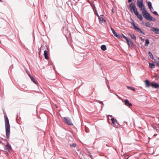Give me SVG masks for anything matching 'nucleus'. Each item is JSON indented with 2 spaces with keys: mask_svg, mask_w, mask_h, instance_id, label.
<instances>
[{
  "mask_svg": "<svg viewBox=\"0 0 159 159\" xmlns=\"http://www.w3.org/2000/svg\"><path fill=\"white\" fill-rule=\"evenodd\" d=\"M143 0H137V5L141 10L143 11L142 14L144 17L149 20V14L146 11V7L143 4Z\"/></svg>",
  "mask_w": 159,
  "mask_h": 159,
  "instance_id": "obj_1",
  "label": "nucleus"
},
{
  "mask_svg": "<svg viewBox=\"0 0 159 159\" xmlns=\"http://www.w3.org/2000/svg\"><path fill=\"white\" fill-rule=\"evenodd\" d=\"M5 121V124L6 134L7 137V139L9 138V135L10 134V125L9 121L6 115L4 116Z\"/></svg>",
  "mask_w": 159,
  "mask_h": 159,
  "instance_id": "obj_2",
  "label": "nucleus"
},
{
  "mask_svg": "<svg viewBox=\"0 0 159 159\" xmlns=\"http://www.w3.org/2000/svg\"><path fill=\"white\" fill-rule=\"evenodd\" d=\"M150 87H151L153 88L159 89V83H157L154 81L150 82Z\"/></svg>",
  "mask_w": 159,
  "mask_h": 159,
  "instance_id": "obj_3",
  "label": "nucleus"
},
{
  "mask_svg": "<svg viewBox=\"0 0 159 159\" xmlns=\"http://www.w3.org/2000/svg\"><path fill=\"white\" fill-rule=\"evenodd\" d=\"M132 21L131 23L132 25L133 26V27L136 29H137L138 31L140 33H142L143 34H145L143 33V32L141 30V29L140 28H139L137 26L135 25L134 21L132 19Z\"/></svg>",
  "mask_w": 159,
  "mask_h": 159,
  "instance_id": "obj_4",
  "label": "nucleus"
},
{
  "mask_svg": "<svg viewBox=\"0 0 159 159\" xmlns=\"http://www.w3.org/2000/svg\"><path fill=\"white\" fill-rule=\"evenodd\" d=\"M66 122L68 125H73L72 122L70 119L69 117H65L64 118Z\"/></svg>",
  "mask_w": 159,
  "mask_h": 159,
  "instance_id": "obj_5",
  "label": "nucleus"
},
{
  "mask_svg": "<svg viewBox=\"0 0 159 159\" xmlns=\"http://www.w3.org/2000/svg\"><path fill=\"white\" fill-rule=\"evenodd\" d=\"M129 7H130V11L132 12L133 11L137 9L134 3H131L129 6Z\"/></svg>",
  "mask_w": 159,
  "mask_h": 159,
  "instance_id": "obj_6",
  "label": "nucleus"
},
{
  "mask_svg": "<svg viewBox=\"0 0 159 159\" xmlns=\"http://www.w3.org/2000/svg\"><path fill=\"white\" fill-rule=\"evenodd\" d=\"M112 121V123L113 124V126L115 127H117L118 125V123L116 119L114 118H112L111 120Z\"/></svg>",
  "mask_w": 159,
  "mask_h": 159,
  "instance_id": "obj_7",
  "label": "nucleus"
},
{
  "mask_svg": "<svg viewBox=\"0 0 159 159\" xmlns=\"http://www.w3.org/2000/svg\"><path fill=\"white\" fill-rule=\"evenodd\" d=\"M4 149L6 151V152L7 153L10 152V151L11 149V146L8 144H7L4 147Z\"/></svg>",
  "mask_w": 159,
  "mask_h": 159,
  "instance_id": "obj_8",
  "label": "nucleus"
},
{
  "mask_svg": "<svg viewBox=\"0 0 159 159\" xmlns=\"http://www.w3.org/2000/svg\"><path fill=\"white\" fill-rule=\"evenodd\" d=\"M111 29L112 32L114 35L118 39L121 38V36L119 34H118L114 30L112 27L111 28Z\"/></svg>",
  "mask_w": 159,
  "mask_h": 159,
  "instance_id": "obj_9",
  "label": "nucleus"
},
{
  "mask_svg": "<svg viewBox=\"0 0 159 159\" xmlns=\"http://www.w3.org/2000/svg\"><path fill=\"white\" fill-rule=\"evenodd\" d=\"M151 30L155 33L158 34V29L157 27H153L151 29Z\"/></svg>",
  "mask_w": 159,
  "mask_h": 159,
  "instance_id": "obj_10",
  "label": "nucleus"
},
{
  "mask_svg": "<svg viewBox=\"0 0 159 159\" xmlns=\"http://www.w3.org/2000/svg\"><path fill=\"white\" fill-rule=\"evenodd\" d=\"M125 104L128 107L132 106V104L129 102V101L128 99H125Z\"/></svg>",
  "mask_w": 159,
  "mask_h": 159,
  "instance_id": "obj_11",
  "label": "nucleus"
},
{
  "mask_svg": "<svg viewBox=\"0 0 159 159\" xmlns=\"http://www.w3.org/2000/svg\"><path fill=\"white\" fill-rule=\"evenodd\" d=\"M126 41L129 47L133 46V42L131 40H129V38L127 39Z\"/></svg>",
  "mask_w": 159,
  "mask_h": 159,
  "instance_id": "obj_12",
  "label": "nucleus"
},
{
  "mask_svg": "<svg viewBox=\"0 0 159 159\" xmlns=\"http://www.w3.org/2000/svg\"><path fill=\"white\" fill-rule=\"evenodd\" d=\"M97 15L99 17V21L101 23L103 22L104 20L103 18V16L101 15L100 16H99L98 14H97Z\"/></svg>",
  "mask_w": 159,
  "mask_h": 159,
  "instance_id": "obj_13",
  "label": "nucleus"
},
{
  "mask_svg": "<svg viewBox=\"0 0 159 159\" xmlns=\"http://www.w3.org/2000/svg\"><path fill=\"white\" fill-rule=\"evenodd\" d=\"M48 51L45 50L44 52V56L45 58L46 59H48Z\"/></svg>",
  "mask_w": 159,
  "mask_h": 159,
  "instance_id": "obj_14",
  "label": "nucleus"
},
{
  "mask_svg": "<svg viewBox=\"0 0 159 159\" xmlns=\"http://www.w3.org/2000/svg\"><path fill=\"white\" fill-rule=\"evenodd\" d=\"M29 76L30 77V78L31 80L35 84H37V82L35 80H34V78L33 76H31L30 75H29Z\"/></svg>",
  "mask_w": 159,
  "mask_h": 159,
  "instance_id": "obj_15",
  "label": "nucleus"
},
{
  "mask_svg": "<svg viewBox=\"0 0 159 159\" xmlns=\"http://www.w3.org/2000/svg\"><path fill=\"white\" fill-rule=\"evenodd\" d=\"M156 20V19L153 17L152 16L150 15V21H155Z\"/></svg>",
  "mask_w": 159,
  "mask_h": 159,
  "instance_id": "obj_16",
  "label": "nucleus"
},
{
  "mask_svg": "<svg viewBox=\"0 0 159 159\" xmlns=\"http://www.w3.org/2000/svg\"><path fill=\"white\" fill-rule=\"evenodd\" d=\"M155 67V65L154 63L152 62L150 63V68H154Z\"/></svg>",
  "mask_w": 159,
  "mask_h": 159,
  "instance_id": "obj_17",
  "label": "nucleus"
},
{
  "mask_svg": "<svg viewBox=\"0 0 159 159\" xmlns=\"http://www.w3.org/2000/svg\"><path fill=\"white\" fill-rule=\"evenodd\" d=\"M153 10L154 9L152 6V3L150 2V11L152 12L154 11Z\"/></svg>",
  "mask_w": 159,
  "mask_h": 159,
  "instance_id": "obj_18",
  "label": "nucleus"
},
{
  "mask_svg": "<svg viewBox=\"0 0 159 159\" xmlns=\"http://www.w3.org/2000/svg\"><path fill=\"white\" fill-rule=\"evenodd\" d=\"M101 49L103 51H105L107 49L106 46L105 45H102L101 46Z\"/></svg>",
  "mask_w": 159,
  "mask_h": 159,
  "instance_id": "obj_19",
  "label": "nucleus"
},
{
  "mask_svg": "<svg viewBox=\"0 0 159 159\" xmlns=\"http://www.w3.org/2000/svg\"><path fill=\"white\" fill-rule=\"evenodd\" d=\"M138 18L140 19V20H143V17L141 14H139L137 16Z\"/></svg>",
  "mask_w": 159,
  "mask_h": 159,
  "instance_id": "obj_20",
  "label": "nucleus"
},
{
  "mask_svg": "<svg viewBox=\"0 0 159 159\" xmlns=\"http://www.w3.org/2000/svg\"><path fill=\"white\" fill-rule=\"evenodd\" d=\"M130 36L132 39L134 40L136 39V37L134 34H131L130 35Z\"/></svg>",
  "mask_w": 159,
  "mask_h": 159,
  "instance_id": "obj_21",
  "label": "nucleus"
},
{
  "mask_svg": "<svg viewBox=\"0 0 159 159\" xmlns=\"http://www.w3.org/2000/svg\"><path fill=\"white\" fill-rule=\"evenodd\" d=\"M154 63L156 64L157 66H159V61H157L156 59H154Z\"/></svg>",
  "mask_w": 159,
  "mask_h": 159,
  "instance_id": "obj_22",
  "label": "nucleus"
},
{
  "mask_svg": "<svg viewBox=\"0 0 159 159\" xmlns=\"http://www.w3.org/2000/svg\"><path fill=\"white\" fill-rule=\"evenodd\" d=\"M145 84H146V86L147 87H149V80H146L145 81Z\"/></svg>",
  "mask_w": 159,
  "mask_h": 159,
  "instance_id": "obj_23",
  "label": "nucleus"
},
{
  "mask_svg": "<svg viewBox=\"0 0 159 159\" xmlns=\"http://www.w3.org/2000/svg\"><path fill=\"white\" fill-rule=\"evenodd\" d=\"M149 43V40L148 39H147L146 40V43H145V46H148V44Z\"/></svg>",
  "mask_w": 159,
  "mask_h": 159,
  "instance_id": "obj_24",
  "label": "nucleus"
},
{
  "mask_svg": "<svg viewBox=\"0 0 159 159\" xmlns=\"http://www.w3.org/2000/svg\"><path fill=\"white\" fill-rule=\"evenodd\" d=\"M150 57L152 59H154L153 56L152 55V53L150 52Z\"/></svg>",
  "mask_w": 159,
  "mask_h": 159,
  "instance_id": "obj_25",
  "label": "nucleus"
},
{
  "mask_svg": "<svg viewBox=\"0 0 159 159\" xmlns=\"http://www.w3.org/2000/svg\"><path fill=\"white\" fill-rule=\"evenodd\" d=\"M133 12L134 14L136 16H137L139 14L138 12L137 11V9H136L135 10L133 11Z\"/></svg>",
  "mask_w": 159,
  "mask_h": 159,
  "instance_id": "obj_26",
  "label": "nucleus"
},
{
  "mask_svg": "<svg viewBox=\"0 0 159 159\" xmlns=\"http://www.w3.org/2000/svg\"><path fill=\"white\" fill-rule=\"evenodd\" d=\"M127 88L128 89H130L131 90H132L133 91H134L135 90V89H134V88H132L131 87H129V86H127Z\"/></svg>",
  "mask_w": 159,
  "mask_h": 159,
  "instance_id": "obj_27",
  "label": "nucleus"
},
{
  "mask_svg": "<svg viewBox=\"0 0 159 159\" xmlns=\"http://www.w3.org/2000/svg\"><path fill=\"white\" fill-rule=\"evenodd\" d=\"M76 144L75 143H73L71 144H70V147H75L76 146Z\"/></svg>",
  "mask_w": 159,
  "mask_h": 159,
  "instance_id": "obj_28",
  "label": "nucleus"
},
{
  "mask_svg": "<svg viewBox=\"0 0 159 159\" xmlns=\"http://www.w3.org/2000/svg\"><path fill=\"white\" fill-rule=\"evenodd\" d=\"M95 101L99 102V103L101 104L102 105H104L103 102L102 101H99V100H96Z\"/></svg>",
  "mask_w": 159,
  "mask_h": 159,
  "instance_id": "obj_29",
  "label": "nucleus"
},
{
  "mask_svg": "<svg viewBox=\"0 0 159 159\" xmlns=\"http://www.w3.org/2000/svg\"><path fill=\"white\" fill-rule=\"evenodd\" d=\"M152 13L155 15L159 16V15L158 14V13L156 11H154L152 12Z\"/></svg>",
  "mask_w": 159,
  "mask_h": 159,
  "instance_id": "obj_30",
  "label": "nucleus"
},
{
  "mask_svg": "<svg viewBox=\"0 0 159 159\" xmlns=\"http://www.w3.org/2000/svg\"><path fill=\"white\" fill-rule=\"evenodd\" d=\"M151 126L154 129H156V130H157V127L154 125H151Z\"/></svg>",
  "mask_w": 159,
  "mask_h": 159,
  "instance_id": "obj_31",
  "label": "nucleus"
},
{
  "mask_svg": "<svg viewBox=\"0 0 159 159\" xmlns=\"http://www.w3.org/2000/svg\"><path fill=\"white\" fill-rule=\"evenodd\" d=\"M122 35L123 36V37L124 39H125L126 40H127V39H128V38H127V37H126V36H125L123 35V34H122Z\"/></svg>",
  "mask_w": 159,
  "mask_h": 159,
  "instance_id": "obj_32",
  "label": "nucleus"
},
{
  "mask_svg": "<svg viewBox=\"0 0 159 159\" xmlns=\"http://www.w3.org/2000/svg\"><path fill=\"white\" fill-rule=\"evenodd\" d=\"M116 96L118 97L119 99H120L122 100V101H123V99L120 97L118 95H116Z\"/></svg>",
  "mask_w": 159,
  "mask_h": 159,
  "instance_id": "obj_33",
  "label": "nucleus"
},
{
  "mask_svg": "<svg viewBox=\"0 0 159 159\" xmlns=\"http://www.w3.org/2000/svg\"><path fill=\"white\" fill-rule=\"evenodd\" d=\"M146 25L147 27H149V23H146Z\"/></svg>",
  "mask_w": 159,
  "mask_h": 159,
  "instance_id": "obj_34",
  "label": "nucleus"
},
{
  "mask_svg": "<svg viewBox=\"0 0 159 159\" xmlns=\"http://www.w3.org/2000/svg\"><path fill=\"white\" fill-rule=\"evenodd\" d=\"M149 116H150V117H151L152 118H155L154 116H152L150 115Z\"/></svg>",
  "mask_w": 159,
  "mask_h": 159,
  "instance_id": "obj_35",
  "label": "nucleus"
},
{
  "mask_svg": "<svg viewBox=\"0 0 159 159\" xmlns=\"http://www.w3.org/2000/svg\"><path fill=\"white\" fill-rule=\"evenodd\" d=\"M147 4H148V7H149V1L147 2Z\"/></svg>",
  "mask_w": 159,
  "mask_h": 159,
  "instance_id": "obj_36",
  "label": "nucleus"
},
{
  "mask_svg": "<svg viewBox=\"0 0 159 159\" xmlns=\"http://www.w3.org/2000/svg\"><path fill=\"white\" fill-rule=\"evenodd\" d=\"M132 0H128V2H131Z\"/></svg>",
  "mask_w": 159,
  "mask_h": 159,
  "instance_id": "obj_37",
  "label": "nucleus"
},
{
  "mask_svg": "<svg viewBox=\"0 0 159 159\" xmlns=\"http://www.w3.org/2000/svg\"><path fill=\"white\" fill-rule=\"evenodd\" d=\"M158 34H159V29H158Z\"/></svg>",
  "mask_w": 159,
  "mask_h": 159,
  "instance_id": "obj_38",
  "label": "nucleus"
},
{
  "mask_svg": "<svg viewBox=\"0 0 159 159\" xmlns=\"http://www.w3.org/2000/svg\"><path fill=\"white\" fill-rule=\"evenodd\" d=\"M112 12H113V10H112Z\"/></svg>",
  "mask_w": 159,
  "mask_h": 159,
  "instance_id": "obj_39",
  "label": "nucleus"
},
{
  "mask_svg": "<svg viewBox=\"0 0 159 159\" xmlns=\"http://www.w3.org/2000/svg\"><path fill=\"white\" fill-rule=\"evenodd\" d=\"M108 87H109V85H108Z\"/></svg>",
  "mask_w": 159,
  "mask_h": 159,
  "instance_id": "obj_40",
  "label": "nucleus"
},
{
  "mask_svg": "<svg viewBox=\"0 0 159 159\" xmlns=\"http://www.w3.org/2000/svg\"><path fill=\"white\" fill-rule=\"evenodd\" d=\"M157 135V134H155L154 135Z\"/></svg>",
  "mask_w": 159,
  "mask_h": 159,
  "instance_id": "obj_41",
  "label": "nucleus"
},
{
  "mask_svg": "<svg viewBox=\"0 0 159 159\" xmlns=\"http://www.w3.org/2000/svg\"><path fill=\"white\" fill-rule=\"evenodd\" d=\"M158 60H159V57H158Z\"/></svg>",
  "mask_w": 159,
  "mask_h": 159,
  "instance_id": "obj_42",
  "label": "nucleus"
},
{
  "mask_svg": "<svg viewBox=\"0 0 159 159\" xmlns=\"http://www.w3.org/2000/svg\"><path fill=\"white\" fill-rule=\"evenodd\" d=\"M148 53L149 54V52H148Z\"/></svg>",
  "mask_w": 159,
  "mask_h": 159,
  "instance_id": "obj_43",
  "label": "nucleus"
}]
</instances>
